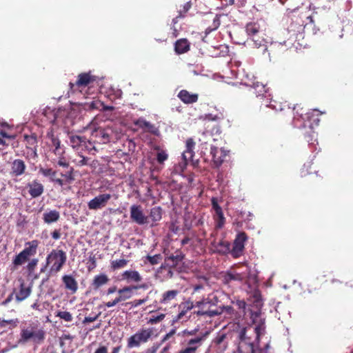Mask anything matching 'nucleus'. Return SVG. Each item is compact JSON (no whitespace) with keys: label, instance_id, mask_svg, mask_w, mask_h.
<instances>
[{"label":"nucleus","instance_id":"51","mask_svg":"<svg viewBox=\"0 0 353 353\" xmlns=\"http://www.w3.org/2000/svg\"><path fill=\"white\" fill-rule=\"evenodd\" d=\"M218 152V148L216 147L211 148L210 153L212 155V159L216 166H219L222 164L223 159L221 157H217L216 153Z\"/></svg>","mask_w":353,"mask_h":353},{"label":"nucleus","instance_id":"48","mask_svg":"<svg viewBox=\"0 0 353 353\" xmlns=\"http://www.w3.org/2000/svg\"><path fill=\"white\" fill-rule=\"evenodd\" d=\"M90 159L81 154H78L77 157L73 160V162L79 167L88 165Z\"/></svg>","mask_w":353,"mask_h":353},{"label":"nucleus","instance_id":"58","mask_svg":"<svg viewBox=\"0 0 353 353\" xmlns=\"http://www.w3.org/2000/svg\"><path fill=\"white\" fill-rule=\"evenodd\" d=\"M220 26V20L218 16H216L215 18L213 20V28H208L205 30V34H208L212 32L213 30H216L219 26Z\"/></svg>","mask_w":353,"mask_h":353},{"label":"nucleus","instance_id":"60","mask_svg":"<svg viewBox=\"0 0 353 353\" xmlns=\"http://www.w3.org/2000/svg\"><path fill=\"white\" fill-rule=\"evenodd\" d=\"M89 265L88 266V270L91 272L97 267V259L94 255L92 254L89 256L88 259Z\"/></svg>","mask_w":353,"mask_h":353},{"label":"nucleus","instance_id":"24","mask_svg":"<svg viewBox=\"0 0 353 353\" xmlns=\"http://www.w3.org/2000/svg\"><path fill=\"white\" fill-rule=\"evenodd\" d=\"M202 337H196L188 342V346L179 353H196L197 349L201 345Z\"/></svg>","mask_w":353,"mask_h":353},{"label":"nucleus","instance_id":"57","mask_svg":"<svg viewBox=\"0 0 353 353\" xmlns=\"http://www.w3.org/2000/svg\"><path fill=\"white\" fill-rule=\"evenodd\" d=\"M211 204L212 209L214 210L215 214L223 211L221 207L218 203L217 198L212 197L211 199Z\"/></svg>","mask_w":353,"mask_h":353},{"label":"nucleus","instance_id":"21","mask_svg":"<svg viewBox=\"0 0 353 353\" xmlns=\"http://www.w3.org/2000/svg\"><path fill=\"white\" fill-rule=\"evenodd\" d=\"M32 292V287L27 285L23 281H22L19 285V292L15 295V299L18 302H21L26 299Z\"/></svg>","mask_w":353,"mask_h":353},{"label":"nucleus","instance_id":"63","mask_svg":"<svg viewBox=\"0 0 353 353\" xmlns=\"http://www.w3.org/2000/svg\"><path fill=\"white\" fill-rule=\"evenodd\" d=\"M101 315V312L98 313L97 314L93 316H85L83 321V323H88L95 321L99 316Z\"/></svg>","mask_w":353,"mask_h":353},{"label":"nucleus","instance_id":"64","mask_svg":"<svg viewBox=\"0 0 353 353\" xmlns=\"http://www.w3.org/2000/svg\"><path fill=\"white\" fill-rule=\"evenodd\" d=\"M232 303L236 305L239 309L244 310L246 307V303L244 300L237 299L232 301Z\"/></svg>","mask_w":353,"mask_h":353},{"label":"nucleus","instance_id":"47","mask_svg":"<svg viewBox=\"0 0 353 353\" xmlns=\"http://www.w3.org/2000/svg\"><path fill=\"white\" fill-rule=\"evenodd\" d=\"M125 301L121 294H117V296L112 301L104 303V305L107 307H114L120 303Z\"/></svg>","mask_w":353,"mask_h":353},{"label":"nucleus","instance_id":"7","mask_svg":"<svg viewBox=\"0 0 353 353\" xmlns=\"http://www.w3.org/2000/svg\"><path fill=\"white\" fill-rule=\"evenodd\" d=\"M97 79V77L92 74L91 72L80 73L75 83L70 82L69 86L72 92H82V89L90 86Z\"/></svg>","mask_w":353,"mask_h":353},{"label":"nucleus","instance_id":"14","mask_svg":"<svg viewBox=\"0 0 353 353\" xmlns=\"http://www.w3.org/2000/svg\"><path fill=\"white\" fill-rule=\"evenodd\" d=\"M290 48V45L287 41H272L269 47V54L272 53L274 55L283 54Z\"/></svg>","mask_w":353,"mask_h":353},{"label":"nucleus","instance_id":"1","mask_svg":"<svg viewBox=\"0 0 353 353\" xmlns=\"http://www.w3.org/2000/svg\"><path fill=\"white\" fill-rule=\"evenodd\" d=\"M265 327L261 321L254 329L251 327L242 328L239 333L240 340L238 348L254 349V345H259L261 336L264 334Z\"/></svg>","mask_w":353,"mask_h":353},{"label":"nucleus","instance_id":"22","mask_svg":"<svg viewBox=\"0 0 353 353\" xmlns=\"http://www.w3.org/2000/svg\"><path fill=\"white\" fill-rule=\"evenodd\" d=\"M26 165L21 159H15L11 165V174L12 176H19L25 173Z\"/></svg>","mask_w":353,"mask_h":353},{"label":"nucleus","instance_id":"41","mask_svg":"<svg viewBox=\"0 0 353 353\" xmlns=\"http://www.w3.org/2000/svg\"><path fill=\"white\" fill-rule=\"evenodd\" d=\"M47 137L50 139L51 145L54 147V152L56 154H59L61 143L59 139L52 132H48Z\"/></svg>","mask_w":353,"mask_h":353},{"label":"nucleus","instance_id":"10","mask_svg":"<svg viewBox=\"0 0 353 353\" xmlns=\"http://www.w3.org/2000/svg\"><path fill=\"white\" fill-rule=\"evenodd\" d=\"M130 219L138 225H144L148 223V217L145 216L140 205H132L130 207Z\"/></svg>","mask_w":353,"mask_h":353},{"label":"nucleus","instance_id":"4","mask_svg":"<svg viewBox=\"0 0 353 353\" xmlns=\"http://www.w3.org/2000/svg\"><path fill=\"white\" fill-rule=\"evenodd\" d=\"M216 303L217 299L216 297L213 299H210L209 296L203 298L201 301L195 303L194 306L199 307V310L195 311L194 314L197 316H207L209 317L220 314L221 311L212 308L216 306Z\"/></svg>","mask_w":353,"mask_h":353},{"label":"nucleus","instance_id":"15","mask_svg":"<svg viewBox=\"0 0 353 353\" xmlns=\"http://www.w3.org/2000/svg\"><path fill=\"white\" fill-rule=\"evenodd\" d=\"M26 188H28V193L32 198H37L42 195L44 192L43 185L37 179H34L27 183Z\"/></svg>","mask_w":353,"mask_h":353},{"label":"nucleus","instance_id":"3","mask_svg":"<svg viewBox=\"0 0 353 353\" xmlns=\"http://www.w3.org/2000/svg\"><path fill=\"white\" fill-rule=\"evenodd\" d=\"M322 114L318 110H312L305 114L307 120L310 122V125L307 127L306 124L303 125L304 132L303 135L307 143L314 145L316 142V133L314 130L312 125H318L320 119L319 117Z\"/></svg>","mask_w":353,"mask_h":353},{"label":"nucleus","instance_id":"20","mask_svg":"<svg viewBox=\"0 0 353 353\" xmlns=\"http://www.w3.org/2000/svg\"><path fill=\"white\" fill-rule=\"evenodd\" d=\"M177 97L185 104H192L197 102L199 94L196 93H191L186 90H181Z\"/></svg>","mask_w":353,"mask_h":353},{"label":"nucleus","instance_id":"44","mask_svg":"<svg viewBox=\"0 0 353 353\" xmlns=\"http://www.w3.org/2000/svg\"><path fill=\"white\" fill-rule=\"evenodd\" d=\"M216 248L218 252L221 254H226L231 251L230 244L227 241H220L216 245Z\"/></svg>","mask_w":353,"mask_h":353},{"label":"nucleus","instance_id":"52","mask_svg":"<svg viewBox=\"0 0 353 353\" xmlns=\"http://www.w3.org/2000/svg\"><path fill=\"white\" fill-rule=\"evenodd\" d=\"M148 299H149V296L148 295L146 297H145L143 299H135L132 301L125 303L123 305H130L132 307H137L141 305L142 304L146 303L148 301Z\"/></svg>","mask_w":353,"mask_h":353},{"label":"nucleus","instance_id":"13","mask_svg":"<svg viewBox=\"0 0 353 353\" xmlns=\"http://www.w3.org/2000/svg\"><path fill=\"white\" fill-rule=\"evenodd\" d=\"M24 141L26 142V146L28 150V154L34 159L37 158L38 145L37 135L35 134H32L30 135H24Z\"/></svg>","mask_w":353,"mask_h":353},{"label":"nucleus","instance_id":"19","mask_svg":"<svg viewBox=\"0 0 353 353\" xmlns=\"http://www.w3.org/2000/svg\"><path fill=\"white\" fill-rule=\"evenodd\" d=\"M194 307H195L194 304L190 301L181 303L179 306V312L173 318V322H177L179 321L183 320V318L186 316L187 313Z\"/></svg>","mask_w":353,"mask_h":353},{"label":"nucleus","instance_id":"61","mask_svg":"<svg viewBox=\"0 0 353 353\" xmlns=\"http://www.w3.org/2000/svg\"><path fill=\"white\" fill-rule=\"evenodd\" d=\"M18 319L2 320L0 321V327H6L7 325H13L14 327L17 326Z\"/></svg>","mask_w":353,"mask_h":353},{"label":"nucleus","instance_id":"18","mask_svg":"<svg viewBox=\"0 0 353 353\" xmlns=\"http://www.w3.org/2000/svg\"><path fill=\"white\" fill-rule=\"evenodd\" d=\"M245 280L241 277V274L234 272L231 268L222 274V282L225 285H229L232 281L242 283Z\"/></svg>","mask_w":353,"mask_h":353},{"label":"nucleus","instance_id":"46","mask_svg":"<svg viewBox=\"0 0 353 353\" xmlns=\"http://www.w3.org/2000/svg\"><path fill=\"white\" fill-rule=\"evenodd\" d=\"M261 312L259 309H258L256 311L250 312V319H251L252 323L253 324L257 325L259 324L261 321L265 323V321L261 318Z\"/></svg>","mask_w":353,"mask_h":353},{"label":"nucleus","instance_id":"36","mask_svg":"<svg viewBox=\"0 0 353 353\" xmlns=\"http://www.w3.org/2000/svg\"><path fill=\"white\" fill-rule=\"evenodd\" d=\"M122 276L124 279L134 282H140L142 280V277L136 270H126L122 274Z\"/></svg>","mask_w":353,"mask_h":353},{"label":"nucleus","instance_id":"32","mask_svg":"<svg viewBox=\"0 0 353 353\" xmlns=\"http://www.w3.org/2000/svg\"><path fill=\"white\" fill-rule=\"evenodd\" d=\"M234 272L241 274V277L247 280L250 276V270L248 265L244 264H237L230 268Z\"/></svg>","mask_w":353,"mask_h":353},{"label":"nucleus","instance_id":"8","mask_svg":"<svg viewBox=\"0 0 353 353\" xmlns=\"http://www.w3.org/2000/svg\"><path fill=\"white\" fill-rule=\"evenodd\" d=\"M248 236L244 232H239L233 242L230 254L233 258L236 259L243 255L245 249V243L248 241Z\"/></svg>","mask_w":353,"mask_h":353},{"label":"nucleus","instance_id":"42","mask_svg":"<svg viewBox=\"0 0 353 353\" xmlns=\"http://www.w3.org/2000/svg\"><path fill=\"white\" fill-rule=\"evenodd\" d=\"M103 102L99 100H92L90 102L85 103L83 108L86 110H101Z\"/></svg>","mask_w":353,"mask_h":353},{"label":"nucleus","instance_id":"25","mask_svg":"<svg viewBox=\"0 0 353 353\" xmlns=\"http://www.w3.org/2000/svg\"><path fill=\"white\" fill-rule=\"evenodd\" d=\"M39 245L38 240H32L25 243V248L22 250L23 254L29 259L37 254V249Z\"/></svg>","mask_w":353,"mask_h":353},{"label":"nucleus","instance_id":"5","mask_svg":"<svg viewBox=\"0 0 353 353\" xmlns=\"http://www.w3.org/2000/svg\"><path fill=\"white\" fill-rule=\"evenodd\" d=\"M67 260L66 253L62 250L54 249L47 256L46 265H51L50 271L51 273L59 272Z\"/></svg>","mask_w":353,"mask_h":353},{"label":"nucleus","instance_id":"30","mask_svg":"<svg viewBox=\"0 0 353 353\" xmlns=\"http://www.w3.org/2000/svg\"><path fill=\"white\" fill-rule=\"evenodd\" d=\"M60 218L59 212L56 210H52L46 212L43 214V220L47 224L55 223L59 221Z\"/></svg>","mask_w":353,"mask_h":353},{"label":"nucleus","instance_id":"37","mask_svg":"<svg viewBox=\"0 0 353 353\" xmlns=\"http://www.w3.org/2000/svg\"><path fill=\"white\" fill-rule=\"evenodd\" d=\"M270 110H275V111L276 112L278 110H282L283 108H276V105L273 104L272 102H270V105H265L263 107L261 106V108H260L261 117L263 118H265V117L271 116L272 111H270Z\"/></svg>","mask_w":353,"mask_h":353},{"label":"nucleus","instance_id":"40","mask_svg":"<svg viewBox=\"0 0 353 353\" xmlns=\"http://www.w3.org/2000/svg\"><path fill=\"white\" fill-rule=\"evenodd\" d=\"M251 38L252 39L253 44L255 48H263V52L268 50V48L266 46L267 42L265 39L263 38V34H258V37H252Z\"/></svg>","mask_w":353,"mask_h":353},{"label":"nucleus","instance_id":"12","mask_svg":"<svg viewBox=\"0 0 353 353\" xmlns=\"http://www.w3.org/2000/svg\"><path fill=\"white\" fill-rule=\"evenodd\" d=\"M57 172L55 170L54 174L50 177V181L54 185H58L63 187L64 185L70 184L74 180L73 168L65 174L61 173V175L63 179L57 176Z\"/></svg>","mask_w":353,"mask_h":353},{"label":"nucleus","instance_id":"50","mask_svg":"<svg viewBox=\"0 0 353 353\" xmlns=\"http://www.w3.org/2000/svg\"><path fill=\"white\" fill-rule=\"evenodd\" d=\"M214 217L216 222V227L221 228L225 222V218L224 217L223 211L215 214Z\"/></svg>","mask_w":353,"mask_h":353},{"label":"nucleus","instance_id":"16","mask_svg":"<svg viewBox=\"0 0 353 353\" xmlns=\"http://www.w3.org/2000/svg\"><path fill=\"white\" fill-rule=\"evenodd\" d=\"M195 141L192 138H188L186 140L185 148L186 149L182 154V157L184 161V164L186 165L189 161H192V159L194 156V148H195Z\"/></svg>","mask_w":353,"mask_h":353},{"label":"nucleus","instance_id":"17","mask_svg":"<svg viewBox=\"0 0 353 353\" xmlns=\"http://www.w3.org/2000/svg\"><path fill=\"white\" fill-rule=\"evenodd\" d=\"M179 294L180 291L179 290H167L162 294L159 303L165 305H171L176 300V297Z\"/></svg>","mask_w":353,"mask_h":353},{"label":"nucleus","instance_id":"34","mask_svg":"<svg viewBox=\"0 0 353 353\" xmlns=\"http://www.w3.org/2000/svg\"><path fill=\"white\" fill-rule=\"evenodd\" d=\"M191 7L192 3L190 1H188L182 6V8L178 11V15L172 19V23L174 26L178 23L179 19L184 18L185 17L186 13L190 10Z\"/></svg>","mask_w":353,"mask_h":353},{"label":"nucleus","instance_id":"39","mask_svg":"<svg viewBox=\"0 0 353 353\" xmlns=\"http://www.w3.org/2000/svg\"><path fill=\"white\" fill-rule=\"evenodd\" d=\"M30 259L26 256L22 251H21L12 260V265L14 268H17L20 265H22L26 262L28 261Z\"/></svg>","mask_w":353,"mask_h":353},{"label":"nucleus","instance_id":"49","mask_svg":"<svg viewBox=\"0 0 353 353\" xmlns=\"http://www.w3.org/2000/svg\"><path fill=\"white\" fill-rule=\"evenodd\" d=\"M56 316L67 322H71L73 320L72 314L67 311H58L56 314Z\"/></svg>","mask_w":353,"mask_h":353},{"label":"nucleus","instance_id":"62","mask_svg":"<svg viewBox=\"0 0 353 353\" xmlns=\"http://www.w3.org/2000/svg\"><path fill=\"white\" fill-rule=\"evenodd\" d=\"M253 298L254 299V302L256 303V306L262 305L261 296L259 291L257 290L254 292Z\"/></svg>","mask_w":353,"mask_h":353},{"label":"nucleus","instance_id":"45","mask_svg":"<svg viewBox=\"0 0 353 353\" xmlns=\"http://www.w3.org/2000/svg\"><path fill=\"white\" fill-rule=\"evenodd\" d=\"M128 261L124 259L112 261L110 267L112 270H117L125 268L128 265Z\"/></svg>","mask_w":353,"mask_h":353},{"label":"nucleus","instance_id":"29","mask_svg":"<svg viewBox=\"0 0 353 353\" xmlns=\"http://www.w3.org/2000/svg\"><path fill=\"white\" fill-rule=\"evenodd\" d=\"M109 280L110 279L106 274H101L99 275H96L94 277V279H93L91 285H92L93 289L96 290H98L99 288H100L101 286L107 284L108 283Z\"/></svg>","mask_w":353,"mask_h":353},{"label":"nucleus","instance_id":"43","mask_svg":"<svg viewBox=\"0 0 353 353\" xmlns=\"http://www.w3.org/2000/svg\"><path fill=\"white\" fill-rule=\"evenodd\" d=\"M155 150L158 151L156 155V159L157 162L159 164H163L164 162L168 159V153L166 152V151L160 149L159 147L155 148Z\"/></svg>","mask_w":353,"mask_h":353},{"label":"nucleus","instance_id":"6","mask_svg":"<svg viewBox=\"0 0 353 353\" xmlns=\"http://www.w3.org/2000/svg\"><path fill=\"white\" fill-rule=\"evenodd\" d=\"M154 328L142 327L128 339V348L138 347L141 343H145L154 335Z\"/></svg>","mask_w":353,"mask_h":353},{"label":"nucleus","instance_id":"54","mask_svg":"<svg viewBox=\"0 0 353 353\" xmlns=\"http://www.w3.org/2000/svg\"><path fill=\"white\" fill-rule=\"evenodd\" d=\"M38 263H39L38 259H37V258L32 259L30 261H29V262L26 266L27 270L30 273L33 272L34 271L36 267L37 266Z\"/></svg>","mask_w":353,"mask_h":353},{"label":"nucleus","instance_id":"55","mask_svg":"<svg viewBox=\"0 0 353 353\" xmlns=\"http://www.w3.org/2000/svg\"><path fill=\"white\" fill-rule=\"evenodd\" d=\"M146 259H147L148 261L151 265H157V264L159 263V262L162 259V256L160 254H155L154 256L148 255V256H147Z\"/></svg>","mask_w":353,"mask_h":353},{"label":"nucleus","instance_id":"31","mask_svg":"<svg viewBox=\"0 0 353 353\" xmlns=\"http://www.w3.org/2000/svg\"><path fill=\"white\" fill-rule=\"evenodd\" d=\"M86 139L84 137L78 135L70 136V144L74 149H80L83 146H85Z\"/></svg>","mask_w":353,"mask_h":353},{"label":"nucleus","instance_id":"9","mask_svg":"<svg viewBox=\"0 0 353 353\" xmlns=\"http://www.w3.org/2000/svg\"><path fill=\"white\" fill-rule=\"evenodd\" d=\"M112 130L110 128H97L91 134V141L99 144H105L110 141Z\"/></svg>","mask_w":353,"mask_h":353},{"label":"nucleus","instance_id":"56","mask_svg":"<svg viewBox=\"0 0 353 353\" xmlns=\"http://www.w3.org/2000/svg\"><path fill=\"white\" fill-rule=\"evenodd\" d=\"M165 316V314H160L157 316H152L149 319L148 323H150L152 325L157 324V323L161 322V321H163L164 319Z\"/></svg>","mask_w":353,"mask_h":353},{"label":"nucleus","instance_id":"23","mask_svg":"<svg viewBox=\"0 0 353 353\" xmlns=\"http://www.w3.org/2000/svg\"><path fill=\"white\" fill-rule=\"evenodd\" d=\"M133 124L138 128L154 134H155L157 132V128L154 127V125L150 122L145 120L143 117H140L134 120Z\"/></svg>","mask_w":353,"mask_h":353},{"label":"nucleus","instance_id":"2","mask_svg":"<svg viewBox=\"0 0 353 353\" xmlns=\"http://www.w3.org/2000/svg\"><path fill=\"white\" fill-rule=\"evenodd\" d=\"M46 338V332L42 327H39L37 323H31L28 327H23L21 330L20 339L21 343H27L31 341L35 344H41Z\"/></svg>","mask_w":353,"mask_h":353},{"label":"nucleus","instance_id":"26","mask_svg":"<svg viewBox=\"0 0 353 353\" xmlns=\"http://www.w3.org/2000/svg\"><path fill=\"white\" fill-rule=\"evenodd\" d=\"M63 283L66 290H70L72 294L77 292L78 290V283L71 275H64L62 276Z\"/></svg>","mask_w":353,"mask_h":353},{"label":"nucleus","instance_id":"59","mask_svg":"<svg viewBox=\"0 0 353 353\" xmlns=\"http://www.w3.org/2000/svg\"><path fill=\"white\" fill-rule=\"evenodd\" d=\"M54 171L55 170L52 168H40L39 169V173H41L43 176L49 178L54 174Z\"/></svg>","mask_w":353,"mask_h":353},{"label":"nucleus","instance_id":"28","mask_svg":"<svg viewBox=\"0 0 353 353\" xmlns=\"http://www.w3.org/2000/svg\"><path fill=\"white\" fill-rule=\"evenodd\" d=\"M245 31L247 34L251 38L252 37H256L258 34H263L260 31V25L256 22H250L245 26Z\"/></svg>","mask_w":353,"mask_h":353},{"label":"nucleus","instance_id":"27","mask_svg":"<svg viewBox=\"0 0 353 353\" xmlns=\"http://www.w3.org/2000/svg\"><path fill=\"white\" fill-rule=\"evenodd\" d=\"M190 47V43L187 39H180L174 43V51L177 54H181L188 52Z\"/></svg>","mask_w":353,"mask_h":353},{"label":"nucleus","instance_id":"35","mask_svg":"<svg viewBox=\"0 0 353 353\" xmlns=\"http://www.w3.org/2000/svg\"><path fill=\"white\" fill-rule=\"evenodd\" d=\"M137 290V287L134 285L125 286L119 289L117 294H121L124 301L130 299L133 295V291Z\"/></svg>","mask_w":353,"mask_h":353},{"label":"nucleus","instance_id":"11","mask_svg":"<svg viewBox=\"0 0 353 353\" xmlns=\"http://www.w3.org/2000/svg\"><path fill=\"white\" fill-rule=\"evenodd\" d=\"M111 198L112 196L110 194H99L88 203V207L91 210H97L103 208L107 205Z\"/></svg>","mask_w":353,"mask_h":353},{"label":"nucleus","instance_id":"38","mask_svg":"<svg viewBox=\"0 0 353 353\" xmlns=\"http://www.w3.org/2000/svg\"><path fill=\"white\" fill-rule=\"evenodd\" d=\"M162 208L159 206H156L151 208L148 219H151L153 223L159 221L162 218Z\"/></svg>","mask_w":353,"mask_h":353},{"label":"nucleus","instance_id":"33","mask_svg":"<svg viewBox=\"0 0 353 353\" xmlns=\"http://www.w3.org/2000/svg\"><path fill=\"white\" fill-rule=\"evenodd\" d=\"M161 274L163 275L162 280H166L171 279L173 276V272L170 267H168L165 265H161V266L158 269L157 272L156 276L161 278Z\"/></svg>","mask_w":353,"mask_h":353},{"label":"nucleus","instance_id":"53","mask_svg":"<svg viewBox=\"0 0 353 353\" xmlns=\"http://www.w3.org/2000/svg\"><path fill=\"white\" fill-rule=\"evenodd\" d=\"M184 258V256L181 254H176V255H171L169 257H168V261H171L172 264L171 266L175 267L179 262L181 261Z\"/></svg>","mask_w":353,"mask_h":353}]
</instances>
